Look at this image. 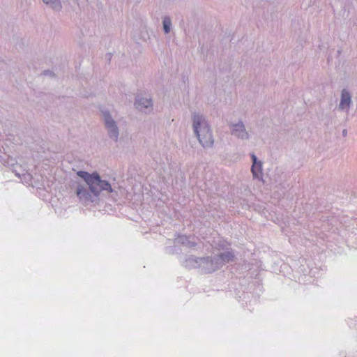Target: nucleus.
Returning <instances> with one entry per match:
<instances>
[{"label": "nucleus", "mask_w": 357, "mask_h": 357, "mask_svg": "<svg viewBox=\"0 0 357 357\" xmlns=\"http://www.w3.org/2000/svg\"><path fill=\"white\" fill-rule=\"evenodd\" d=\"M193 127L200 144L204 147L211 146L213 143V137L208 124L201 116L194 115Z\"/></svg>", "instance_id": "f257e3e1"}, {"label": "nucleus", "mask_w": 357, "mask_h": 357, "mask_svg": "<svg viewBox=\"0 0 357 357\" xmlns=\"http://www.w3.org/2000/svg\"><path fill=\"white\" fill-rule=\"evenodd\" d=\"M77 174L89 185L91 191L98 195L102 190L112 192V187L108 182L102 181L97 174H89L86 172H78Z\"/></svg>", "instance_id": "f03ea898"}, {"label": "nucleus", "mask_w": 357, "mask_h": 357, "mask_svg": "<svg viewBox=\"0 0 357 357\" xmlns=\"http://www.w3.org/2000/svg\"><path fill=\"white\" fill-rule=\"evenodd\" d=\"M105 125L107 128L109 130V133L111 137H114L115 140L117 139L118 136V129L115 125V122L111 119L109 114H105L104 115Z\"/></svg>", "instance_id": "7ed1b4c3"}, {"label": "nucleus", "mask_w": 357, "mask_h": 357, "mask_svg": "<svg viewBox=\"0 0 357 357\" xmlns=\"http://www.w3.org/2000/svg\"><path fill=\"white\" fill-rule=\"evenodd\" d=\"M252 159V172L253 176L257 178H259L262 175L261 163L260 161L257 160L256 155L253 153L251 155Z\"/></svg>", "instance_id": "20e7f679"}, {"label": "nucleus", "mask_w": 357, "mask_h": 357, "mask_svg": "<svg viewBox=\"0 0 357 357\" xmlns=\"http://www.w3.org/2000/svg\"><path fill=\"white\" fill-rule=\"evenodd\" d=\"M351 103V96L348 91L343 90L342 92L340 108L342 109H348Z\"/></svg>", "instance_id": "39448f33"}, {"label": "nucleus", "mask_w": 357, "mask_h": 357, "mask_svg": "<svg viewBox=\"0 0 357 357\" xmlns=\"http://www.w3.org/2000/svg\"><path fill=\"white\" fill-rule=\"evenodd\" d=\"M136 107L142 110L144 108H149L152 105L151 100L149 99L137 100L135 102Z\"/></svg>", "instance_id": "423d86ee"}, {"label": "nucleus", "mask_w": 357, "mask_h": 357, "mask_svg": "<svg viewBox=\"0 0 357 357\" xmlns=\"http://www.w3.org/2000/svg\"><path fill=\"white\" fill-rule=\"evenodd\" d=\"M172 25L171 20L168 17H165L163 20V27L165 33H169L170 31V27Z\"/></svg>", "instance_id": "0eeeda50"}, {"label": "nucleus", "mask_w": 357, "mask_h": 357, "mask_svg": "<svg viewBox=\"0 0 357 357\" xmlns=\"http://www.w3.org/2000/svg\"><path fill=\"white\" fill-rule=\"evenodd\" d=\"M46 4H50L54 8H59L61 7L59 0H43Z\"/></svg>", "instance_id": "6e6552de"}, {"label": "nucleus", "mask_w": 357, "mask_h": 357, "mask_svg": "<svg viewBox=\"0 0 357 357\" xmlns=\"http://www.w3.org/2000/svg\"><path fill=\"white\" fill-rule=\"evenodd\" d=\"M86 193V192L83 187H79L77 190V195L79 197V199L84 197Z\"/></svg>", "instance_id": "1a4fd4ad"}, {"label": "nucleus", "mask_w": 357, "mask_h": 357, "mask_svg": "<svg viewBox=\"0 0 357 357\" xmlns=\"http://www.w3.org/2000/svg\"><path fill=\"white\" fill-rule=\"evenodd\" d=\"M220 258L224 261H229L233 258V255L230 252H227L220 255Z\"/></svg>", "instance_id": "9d476101"}, {"label": "nucleus", "mask_w": 357, "mask_h": 357, "mask_svg": "<svg viewBox=\"0 0 357 357\" xmlns=\"http://www.w3.org/2000/svg\"><path fill=\"white\" fill-rule=\"evenodd\" d=\"M343 135L345 136L347 135V130H343Z\"/></svg>", "instance_id": "9b49d317"}, {"label": "nucleus", "mask_w": 357, "mask_h": 357, "mask_svg": "<svg viewBox=\"0 0 357 357\" xmlns=\"http://www.w3.org/2000/svg\"><path fill=\"white\" fill-rule=\"evenodd\" d=\"M237 126H238V127H240V128H243V125H240V126H239V125H238Z\"/></svg>", "instance_id": "f8f14e48"}]
</instances>
